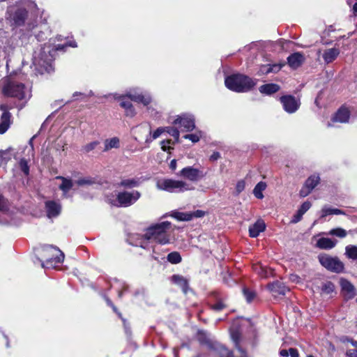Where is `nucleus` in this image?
<instances>
[{"label":"nucleus","mask_w":357,"mask_h":357,"mask_svg":"<svg viewBox=\"0 0 357 357\" xmlns=\"http://www.w3.org/2000/svg\"><path fill=\"white\" fill-rule=\"evenodd\" d=\"M0 93L22 101V107L31 97V88L20 82L17 76L10 75L0 79Z\"/></svg>","instance_id":"nucleus-1"},{"label":"nucleus","mask_w":357,"mask_h":357,"mask_svg":"<svg viewBox=\"0 0 357 357\" xmlns=\"http://www.w3.org/2000/svg\"><path fill=\"white\" fill-rule=\"evenodd\" d=\"M172 224L169 221H164L160 223L154 224L148 227L144 236L141 238L137 246L144 249L153 248L151 243H156L161 245H165L170 243V235L168 231L170 229Z\"/></svg>","instance_id":"nucleus-2"},{"label":"nucleus","mask_w":357,"mask_h":357,"mask_svg":"<svg viewBox=\"0 0 357 357\" xmlns=\"http://www.w3.org/2000/svg\"><path fill=\"white\" fill-rule=\"evenodd\" d=\"M63 46L58 45L56 48L50 45H45L37 52H35L33 58V64L36 70L40 74L50 73L53 70L52 61L56 50H61Z\"/></svg>","instance_id":"nucleus-3"},{"label":"nucleus","mask_w":357,"mask_h":357,"mask_svg":"<svg viewBox=\"0 0 357 357\" xmlns=\"http://www.w3.org/2000/svg\"><path fill=\"white\" fill-rule=\"evenodd\" d=\"M225 84L231 91L245 93L251 90L257 84V80L245 75L234 74L225 78Z\"/></svg>","instance_id":"nucleus-4"},{"label":"nucleus","mask_w":357,"mask_h":357,"mask_svg":"<svg viewBox=\"0 0 357 357\" xmlns=\"http://www.w3.org/2000/svg\"><path fill=\"white\" fill-rule=\"evenodd\" d=\"M156 188L160 190H165L169 192H183L185 191L192 190L194 188L188 183L174 180L171 178H160L156 181Z\"/></svg>","instance_id":"nucleus-5"},{"label":"nucleus","mask_w":357,"mask_h":357,"mask_svg":"<svg viewBox=\"0 0 357 357\" xmlns=\"http://www.w3.org/2000/svg\"><path fill=\"white\" fill-rule=\"evenodd\" d=\"M43 257L45 259L41 263L43 268H52L61 263L64 259V254L56 247L45 245L43 248Z\"/></svg>","instance_id":"nucleus-6"},{"label":"nucleus","mask_w":357,"mask_h":357,"mask_svg":"<svg viewBox=\"0 0 357 357\" xmlns=\"http://www.w3.org/2000/svg\"><path fill=\"white\" fill-rule=\"evenodd\" d=\"M140 197L141 193L137 190L123 191L117 193L116 199H109L108 202L114 206L128 207L134 204Z\"/></svg>","instance_id":"nucleus-7"},{"label":"nucleus","mask_w":357,"mask_h":357,"mask_svg":"<svg viewBox=\"0 0 357 357\" xmlns=\"http://www.w3.org/2000/svg\"><path fill=\"white\" fill-rule=\"evenodd\" d=\"M320 264L326 269L340 273L344 269L343 263L336 257H331L327 254H321L318 257Z\"/></svg>","instance_id":"nucleus-8"},{"label":"nucleus","mask_w":357,"mask_h":357,"mask_svg":"<svg viewBox=\"0 0 357 357\" xmlns=\"http://www.w3.org/2000/svg\"><path fill=\"white\" fill-rule=\"evenodd\" d=\"M280 102L285 112L289 114L296 112L301 105L299 99L293 96H283L280 98Z\"/></svg>","instance_id":"nucleus-9"},{"label":"nucleus","mask_w":357,"mask_h":357,"mask_svg":"<svg viewBox=\"0 0 357 357\" xmlns=\"http://www.w3.org/2000/svg\"><path fill=\"white\" fill-rule=\"evenodd\" d=\"M138 89H130L123 95L127 98H130L131 100L136 102H141L144 105L146 106L151 102V98L150 96L143 94L142 92H139Z\"/></svg>","instance_id":"nucleus-10"},{"label":"nucleus","mask_w":357,"mask_h":357,"mask_svg":"<svg viewBox=\"0 0 357 357\" xmlns=\"http://www.w3.org/2000/svg\"><path fill=\"white\" fill-rule=\"evenodd\" d=\"M178 175L191 181H197L204 176L202 171L192 167L182 169Z\"/></svg>","instance_id":"nucleus-11"},{"label":"nucleus","mask_w":357,"mask_h":357,"mask_svg":"<svg viewBox=\"0 0 357 357\" xmlns=\"http://www.w3.org/2000/svg\"><path fill=\"white\" fill-rule=\"evenodd\" d=\"M0 110L2 112V114L0 119V134H3L7 131L10 126L11 115L8 112L9 108L7 105H0Z\"/></svg>","instance_id":"nucleus-12"},{"label":"nucleus","mask_w":357,"mask_h":357,"mask_svg":"<svg viewBox=\"0 0 357 357\" xmlns=\"http://www.w3.org/2000/svg\"><path fill=\"white\" fill-rule=\"evenodd\" d=\"M174 124H180L185 131H191L195 128V119L190 114H183L178 116L174 121Z\"/></svg>","instance_id":"nucleus-13"},{"label":"nucleus","mask_w":357,"mask_h":357,"mask_svg":"<svg viewBox=\"0 0 357 357\" xmlns=\"http://www.w3.org/2000/svg\"><path fill=\"white\" fill-rule=\"evenodd\" d=\"M114 98L120 102V106L124 109L125 114L126 116L132 118L135 116V109L132 104L126 99V96L119 94H114Z\"/></svg>","instance_id":"nucleus-14"},{"label":"nucleus","mask_w":357,"mask_h":357,"mask_svg":"<svg viewBox=\"0 0 357 357\" xmlns=\"http://www.w3.org/2000/svg\"><path fill=\"white\" fill-rule=\"evenodd\" d=\"M320 180V178L317 175H312L310 176L305 181V185L300 190V196L305 197L307 196L311 191L317 185Z\"/></svg>","instance_id":"nucleus-15"},{"label":"nucleus","mask_w":357,"mask_h":357,"mask_svg":"<svg viewBox=\"0 0 357 357\" xmlns=\"http://www.w3.org/2000/svg\"><path fill=\"white\" fill-rule=\"evenodd\" d=\"M342 294L346 300H350L356 296L354 286L347 280L342 278L340 280Z\"/></svg>","instance_id":"nucleus-16"},{"label":"nucleus","mask_w":357,"mask_h":357,"mask_svg":"<svg viewBox=\"0 0 357 357\" xmlns=\"http://www.w3.org/2000/svg\"><path fill=\"white\" fill-rule=\"evenodd\" d=\"M209 353L212 356H220V357H231L232 352L227 348L219 343H215L208 346Z\"/></svg>","instance_id":"nucleus-17"},{"label":"nucleus","mask_w":357,"mask_h":357,"mask_svg":"<svg viewBox=\"0 0 357 357\" xmlns=\"http://www.w3.org/2000/svg\"><path fill=\"white\" fill-rule=\"evenodd\" d=\"M27 17V11L24 9H18L9 17L11 25L20 26L24 24Z\"/></svg>","instance_id":"nucleus-18"},{"label":"nucleus","mask_w":357,"mask_h":357,"mask_svg":"<svg viewBox=\"0 0 357 357\" xmlns=\"http://www.w3.org/2000/svg\"><path fill=\"white\" fill-rule=\"evenodd\" d=\"M268 289L272 293L273 296L276 297L280 295H285L289 291L283 282L275 281L268 285Z\"/></svg>","instance_id":"nucleus-19"},{"label":"nucleus","mask_w":357,"mask_h":357,"mask_svg":"<svg viewBox=\"0 0 357 357\" xmlns=\"http://www.w3.org/2000/svg\"><path fill=\"white\" fill-rule=\"evenodd\" d=\"M304 55L300 52H296L287 58V62L289 66L294 69L298 68L304 62Z\"/></svg>","instance_id":"nucleus-20"},{"label":"nucleus","mask_w":357,"mask_h":357,"mask_svg":"<svg viewBox=\"0 0 357 357\" xmlns=\"http://www.w3.org/2000/svg\"><path fill=\"white\" fill-rule=\"evenodd\" d=\"M47 214L49 218L56 217L61 212V205L54 201H48L45 203Z\"/></svg>","instance_id":"nucleus-21"},{"label":"nucleus","mask_w":357,"mask_h":357,"mask_svg":"<svg viewBox=\"0 0 357 357\" xmlns=\"http://www.w3.org/2000/svg\"><path fill=\"white\" fill-rule=\"evenodd\" d=\"M266 229L265 222L262 220H258L255 224L249 228V234L252 238L257 237L259 234Z\"/></svg>","instance_id":"nucleus-22"},{"label":"nucleus","mask_w":357,"mask_h":357,"mask_svg":"<svg viewBox=\"0 0 357 357\" xmlns=\"http://www.w3.org/2000/svg\"><path fill=\"white\" fill-rule=\"evenodd\" d=\"M135 133V139L136 141H139V139L143 137V135H146V137L151 134V125L149 123H142L134 130Z\"/></svg>","instance_id":"nucleus-23"},{"label":"nucleus","mask_w":357,"mask_h":357,"mask_svg":"<svg viewBox=\"0 0 357 357\" xmlns=\"http://www.w3.org/2000/svg\"><path fill=\"white\" fill-rule=\"evenodd\" d=\"M350 112L346 107H341L332 119L333 122L347 123Z\"/></svg>","instance_id":"nucleus-24"},{"label":"nucleus","mask_w":357,"mask_h":357,"mask_svg":"<svg viewBox=\"0 0 357 357\" xmlns=\"http://www.w3.org/2000/svg\"><path fill=\"white\" fill-rule=\"evenodd\" d=\"M284 64L275 63L273 65H263L260 67L258 75H266L270 73H278L284 66Z\"/></svg>","instance_id":"nucleus-25"},{"label":"nucleus","mask_w":357,"mask_h":357,"mask_svg":"<svg viewBox=\"0 0 357 357\" xmlns=\"http://www.w3.org/2000/svg\"><path fill=\"white\" fill-rule=\"evenodd\" d=\"M340 52L337 48H329L324 52L322 57L326 63H330L337 59Z\"/></svg>","instance_id":"nucleus-26"},{"label":"nucleus","mask_w":357,"mask_h":357,"mask_svg":"<svg viewBox=\"0 0 357 357\" xmlns=\"http://www.w3.org/2000/svg\"><path fill=\"white\" fill-rule=\"evenodd\" d=\"M337 244V241L328 238H321L317 242V247L321 249L330 250L333 248Z\"/></svg>","instance_id":"nucleus-27"},{"label":"nucleus","mask_w":357,"mask_h":357,"mask_svg":"<svg viewBox=\"0 0 357 357\" xmlns=\"http://www.w3.org/2000/svg\"><path fill=\"white\" fill-rule=\"evenodd\" d=\"M166 130L165 128L160 127L155 131L152 132L151 130V134L148 135L145 138L146 147H149L150 144L154 140L160 137V135Z\"/></svg>","instance_id":"nucleus-28"},{"label":"nucleus","mask_w":357,"mask_h":357,"mask_svg":"<svg viewBox=\"0 0 357 357\" xmlns=\"http://www.w3.org/2000/svg\"><path fill=\"white\" fill-rule=\"evenodd\" d=\"M56 179H59L61 181V183L59 185L60 190H61L63 192L64 195L68 192V191L73 188V183L71 179L66 178L63 176H56Z\"/></svg>","instance_id":"nucleus-29"},{"label":"nucleus","mask_w":357,"mask_h":357,"mask_svg":"<svg viewBox=\"0 0 357 357\" xmlns=\"http://www.w3.org/2000/svg\"><path fill=\"white\" fill-rule=\"evenodd\" d=\"M231 338L235 344V347L240 352L241 357H245V351L240 347L241 334L238 331H231Z\"/></svg>","instance_id":"nucleus-30"},{"label":"nucleus","mask_w":357,"mask_h":357,"mask_svg":"<svg viewBox=\"0 0 357 357\" xmlns=\"http://www.w3.org/2000/svg\"><path fill=\"white\" fill-rule=\"evenodd\" d=\"M280 86L276 84H266L259 87V91L261 93L271 95L278 91Z\"/></svg>","instance_id":"nucleus-31"},{"label":"nucleus","mask_w":357,"mask_h":357,"mask_svg":"<svg viewBox=\"0 0 357 357\" xmlns=\"http://www.w3.org/2000/svg\"><path fill=\"white\" fill-rule=\"evenodd\" d=\"M104 151H107L112 149H117L120 145V140L117 137L107 139L104 142Z\"/></svg>","instance_id":"nucleus-32"},{"label":"nucleus","mask_w":357,"mask_h":357,"mask_svg":"<svg viewBox=\"0 0 357 357\" xmlns=\"http://www.w3.org/2000/svg\"><path fill=\"white\" fill-rule=\"evenodd\" d=\"M345 214L344 211L332 207H329L325 206L322 208L321 211V218L326 217L330 215H344Z\"/></svg>","instance_id":"nucleus-33"},{"label":"nucleus","mask_w":357,"mask_h":357,"mask_svg":"<svg viewBox=\"0 0 357 357\" xmlns=\"http://www.w3.org/2000/svg\"><path fill=\"white\" fill-rule=\"evenodd\" d=\"M170 215L179 221H190L192 220V216L190 214V212L183 213L174 211H172Z\"/></svg>","instance_id":"nucleus-34"},{"label":"nucleus","mask_w":357,"mask_h":357,"mask_svg":"<svg viewBox=\"0 0 357 357\" xmlns=\"http://www.w3.org/2000/svg\"><path fill=\"white\" fill-rule=\"evenodd\" d=\"M172 281L180 286L183 291L186 293L188 289V281L183 277L174 275L172 277Z\"/></svg>","instance_id":"nucleus-35"},{"label":"nucleus","mask_w":357,"mask_h":357,"mask_svg":"<svg viewBox=\"0 0 357 357\" xmlns=\"http://www.w3.org/2000/svg\"><path fill=\"white\" fill-rule=\"evenodd\" d=\"M266 188V183L263 181L259 182L255 187L253 190V194L254 195L259 199H261L264 198L263 191Z\"/></svg>","instance_id":"nucleus-36"},{"label":"nucleus","mask_w":357,"mask_h":357,"mask_svg":"<svg viewBox=\"0 0 357 357\" xmlns=\"http://www.w3.org/2000/svg\"><path fill=\"white\" fill-rule=\"evenodd\" d=\"M345 255L352 260H357V246L349 245L345 248Z\"/></svg>","instance_id":"nucleus-37"},{"label":"nucleus","mask_w":357,"mask_h":357,"mask_svg":"<svg viewBox=\"0 0 357 357\" xmlns=\"http://www.w3.org/2000/svg\"><path fill=\"white\" fill-rule=\"evenodd\" d=\"M140 184V181L137 178H128L124 179L121 181L120 185L125 188H132L134 187H137Z\"/></svg>","instance_id":"nucleus-38"},{"label":"nucleus","mask_w":357,"mask_h":357,"mask_svg":"<svg viewBox=\"0 0 357 357\" xmlns=\"http://www.w3.org/2000/svg\"><path fill=\"white\" fill-rule=\"evenodd\" d=\"M79 186H88L94 184L95 180L91 177H82L75 182Z\"/></svg>","instance_id":"nucleus-39"},{"label":"nucleus","mask_w":357,"mask_h":357,"mask_svg":"<svg viewBox=\"0 0 357 357\" xmlns=\"http://www.w3.org/2000/svg\"><path fill=\"white\" fill-rule=\"evenodd\" d=\"M328 234L331 236H335L340 238H344L347 236V232L345 229L338 227L330 230Z\"/></svg>","instance_id":"nucleus-40"},{"label":"nucleus","mask_w":357,"mask_h":357,"mask_svg":"<svg viewBox=\"0 0 357 357\" xmlns=\"http://www.w3.org/2000/svg\"><path fill=\"white\" fill-rule=\"evenodd\" d=\"M167 260L172 264H178L181 261V257L177 252H173L167 255Z\"/></svg>","instance_id":"nucleus-41"},{"label":"nucleus","mask_w":357,"mask_h":357,"mask_svg":"<svg viewBox=\"0 0 357 357\" xmlns=\"http://www.w3.org/2000/svg\"><path fill=\"white\" fill-rule=\"evenodd\" d=\"M335 290L334 284L331 282H327L322 285L321 291L324 294L329 295Z\"/></svg>","instance_id":"nucleus-42"},{"label":"nucleus","mask_w":357,"mask_h":357,"mask_svg":"<svg viewBox=\"0 0 357 357\" xmlns=\"http://www.w3.org/2000/svg\"><path fill=\"white\" fill-rule=\"evenodd\" d=\"M202 137V131H197L193 134L185 135L184 136V138L192 141L193 143H196L199 141V139Z\"/></svg>","instance_id":"nucleus-43"},{"label":"nucleus","mask_w":357,"mask_h":357,"mask_svg":"<svg viewBox=\"0 0 357 357\" xmlns=\"http://www.w3.org/2000/svg\"><path fill=\"white\" fill-rule=\"evenodd\" d=\"M243 293L244 294V296L245 297L247 302L248 303L252 301L255 296V294L253 291L249 290L245 287L243 289Z\"/></svg>","instance_id":"nucleus-44"},{"label":"nucleus","mask_w":357,"mask_h":357,"mask_svg":"<svg viewBox=\"0 0 357 357\" xmlns=\"http://www.w3.org/2000/svg\"><path fill=\"white\" fill-rule=\"evenodd\" d=\"M19 166L20 169L24 172L25 175H28L29 173V167L27 164V161L25 159H21L19 162Z\"/></svg>","instance_id":"nucleus-45"},{"label":"nucleus","mask_w":357,"mask_h":357,"mask_svg":"<svg viewBox=\"0 0 357 357\" xmlns=\"http://www.w3.org/2000/svg\"><path fill=\"white\" fill-rule=\"evenodd\" d=\"M166 130L165 132H168L169 135H171L176 140H178L179 138V131L177 128H172V127H167L165 128Z\"/></svg>","instance_id":"nucleus-46"},{"label":"nucleus","mask_w":357,"mask_h":357,"mask_svg":"<svg viewBox=\"0 0 357 357\" xmlns=\"http://www.w3.org/2000/svg\"><path fill=\"white\" fill-rule=\"evenodd\" d=\"M255 270L261 277H268V270L265 267L261 266H256L255 267Z\"/></svg>","instance_id":"nucleus-47"},{"label":"nucleus","mask_w":357,"mask_h":357,"mask_svg":"<svg viewBox=\"0 0 357 357\" xmlns=\"http://www.w3.org/2000/svg\"><path fill=\"white\" fill-rule=\"evenodd\" d=\"M312 204L310 202H305L298 210L303 215L310 208Z\"/></svg>","instance_id":"nucleus-48"},{"label":"nucleus","mask_w":357,"mask_h":357,"mask_svg":"<svg viewBox=\"0 0 357 357\" xmlns=\"http://www.w3.org/2000/svg\"><path fill=\"white\" fill-rule=\"evenodd\" d=\"M98 144H99V142L97 141L92 142L89 144H86L83 147V149L86 153H89V152L91 151L92 150H93L98 145Z\"/></svg>","instance_id":"nucleus-49"},{"label":"nucleus","mask_w":357,"mask_h":357,"mask_svg":"<svg viewBox=\"0 0 357 357\" xmlns=\"http://www.w3.org/2000/svg\"><path fill=\"white\" fill-rule=\"evenodd\" d=\"M245 188V182L243 180H240L236 185V191L237 194H240L244 190Z\"/></svg>","instance_id":"nucleus-50"},{"label":"nucleus","mask_w":357,"mask_h":357,"mask_svg":"<svg viewBox=\"0 0 357 357\" xmlns=\"http://www.w3.org/2000/svg\"><path fill=\"white\" fill-rule=\"evenodd\" d=\"M171 140H163L160 142L161 149L164 151H169L172 148L169 146Z\"/></svg>","instance_id":"nucleus-51"},{"label":"nucleus","mask_w":357,"mask_h":357,"mask_svg":"<svg viewBox=\"0 0 357 357\" xmlns=\"http://www.w3.org/2000/svg\"><path fill=\"white\" fill-rule=\"evenodd\" d=\"M8 209V202L0 195V211H6Z\"/></svg>","instance_id":"nucleus-52"},{"label":"nucleus","mask_w":357,"mask_h":357,"mask_svg":"<svg viewBox=\"0 0 357 357\" xmlns=\"http://www.w3.org/2000/svg\"><path fill=\"white\" fill-rule=\"evenodd\" d=\"M190 214L192 216V220L194 218H202L205 215V212L202 210H197L194 212H190Z\"/></svg>","instance_id":"nucleus-53"},{"label":"nucleus","mask_w":357,"mask_h":357,"mask_svg":"<svg viewBox=\"0 0 357 357\" xmlns=\"http://www.w3.org/2000/svg\"><path fill=\"white\" fill-rule=\"evenodd\" d=\"M349 6H352V10L355 15H357V1L356 0H347Z\"/></svg>","instance_id":"nucleus-54"},{"label":"nucleus","mask_w":357,"mask_h":357,"mask_svg":"<svg viewBox=\"0 0 357 357\" xmlns=\"http://www.w3.org/2000/svg\"><path fill=\"white\" fill-rule=\"evenodd\" d=\"M302 217H303V215L301 213H300V212L298 211L297 213L293 216V218L291 220V223L296 224V223L298 222L302 219Z\"/></svg>","instance_id":"nucleus-55"},{"label":"nucleus","mask_w":357,"mask_h":357,"mask_svg":"<svg viewBox=\"0 0 357 357\" xmlns=\"http://www.w3.org/2000/svg\"><path fill=\"white\" fill-rule=\"evenodd\" d=\"M225 307V305L222 302H218L213 306V309L215 310H221Z\"/></svg>","instance_id":"nucleus-56"},{"label":"nucleus","mask_w":357,"mask_h":357,"mask_svg":"<svg viewBox=\"0 0 357 357\" xmlns=\"http://www.w3.org/2000/svg\"><path fill=\"white\" fill-rule=\"evenodd\" d=\"M289 355L291 357H298V352L296 349L291 348L289 349Z\"/></svg>","instance_id":"nucleus-57"},{"label":"nucleus","mask_w":357,"mask_h":357,"mask_svg":"<svg viewBox=\"0 0 357 357\" xmlns=\"http://www.w3.org/2000/svg\"><path fill=\"white\" fill-rule=\"evenodd\" d=\"M289 279L291 281L298 283L301 281L300 278L297 275L292 274L290 275Z\"/></svg>","instance_id":"nucleus-58"},{"label":"nucleus","mask_w":357,"mask_h":357,"mask_svg":"<svg viewBox=\"0 0 357 357\" xmlns=\"http://www.w3.org/2000/svg\"><path fill=\"white\" fill-rule=\"evenodd\" d=\"M78 96L80 97L81 99H84L86 97L85 94L79 93V92H75V93H73V97L74 100L79 99Z\"/></svg>","instance_id":"nucleus-59"},{"label":"nucleus","mask_w":357,"mask_h":357,"mask_svg":"<svg viewBox=\"0 0 357 357\" xmlns=\"http://www.w3.org/2000/svg\"><path fill=\"white\" fill-rule=\"evenodd\" d=\"M347 354L350 357H357V350H349Z\"/></svg>","instance_id":"nucleus-60"},{"label":"nucleus","mask_w":357,"mask_h":357,"mask_svg":"<svg viewBox=\"0 0 357 357\" xmlns=\"http://www.w3.org/2000/svg\"><path fill=\"white\" fill-rule=\"evenodd\" d=\"M220 158V155L218 152H215L211 155V160H216Z\"/></svg>","instance_id":"nucleus-61"},{"label":"nucleus","mask_w":357,"mask_h":357,"mask_svg":"<svg viewBox=\"0 0 357 357\" xmlns=\"http://www.w3.org/2000/svg\"><path fill=\"white\" fill-rule=\"evenodd\" d=\"M280 354L282 357H288L289 355V351L286 349H282L280 351Z\"/></svg>","instance_id":"nucleus-62"},{"label":"nucleus","mask_w":357,"mask_h":357,"mask_svg":"<svg viewBox=\"0 0 357 357\" xmlns=\"http://www.w3.org/2000/svg\"><path fill=\"white\" fill-rule=\"evenodd\" d=\"M169 167L172 170H175L176 168V160L175 159L172 160L170 162Z\"/></svg>","instance_id":"nucleus-63"},{"label":"nucleus","mask_w":357,"mask_h":357,"mask_svg":"<svg viewBox=\"0 0 357 357\" xmlns=\"http://www.w3.org/2000/svg\"><path fill=\"white\" fill-rule=\"evenodd\" d=\"M68 45H69V46H70V47H77V44H76V43H75V42L70 43L68 44Z\"/></svg>","instance_id":"nucleus-64"}]
</instances>
